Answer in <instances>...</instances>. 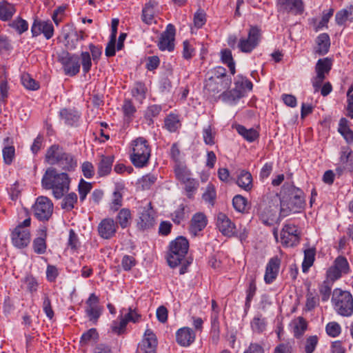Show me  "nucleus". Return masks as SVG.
I'll list each match as a JSON object with an SVG mask.
<instances>
[{
	"instance_id": "nucleus-1",
	"label": "nucleus",
	"mask_w": 353,
	"mask_h": 353,
	"mask_svg": "<svg viewBox=\"0 0 353 353\" xmlns=\"http://www.w3.org/2000/svg\"><path fill=\"white\" fill-rule=\"evenodd\" d=\"M70 180L66 173H58L54 168H48L41 179V185L46 190H52L54 198H62L70 189Z\"/></svg>"
},
{
	"instance_id": "nucleus-2",
	"label": "nucleus",
	"mask_w": 353,
	"mask_h": 353,
	"mask_svg": "<svg viewBox=\"0 0 353 353\" xmlns=\"http://www.w3.org/2000/svg\"><path fill=\"white\" fill-rule=\"evenodd\" d=\"M284 195L281 201V214L286 216L290 213L299 212L305 204L302 190L293 185L283 187Z\"/></svg>"
},
{
	"instance_id": "nucleus-3",
	"label": "nucleus",
	"mask_w": 353,
	"mask_h": 353,
	"mask_svg": "<svg viewBox=\"0 0 353 353\" xmlns=\"http://www.w3.org/2000/svg\"><path fill=\"white\" fill-rule=\"evenodd\" d=\"M130 159L136 168L148 165L151 156V148L148 141L143 137H138L130 143Z\"/></svg>"
},
{
	"instance_id": "nucleus-4",
	"label": "nucleus",
	"mask_w": 353,
	"mask_h": 353,
	"mask_svg": "<svg viewBox=\"0 0 353 353\" xmlns=\"http://www.w3.org/2000/svg\"><path fill=\"white\" fill-rule=\"evenodd\" d=\"M332 305L340 316L349 317L353 314V296L350 291L335 288L332 294Z\"/></svg>"
},
{
	"instance_id": "nucleus-5",
	"label": "nucleus",
	"mask_w": 353,
	"mask_h": 353,
	"mask_svg": "<svg viewBox=\"0 0 353 353\" xmlns=\"http://www.w3.org/2000/svg\"><path fill=\"white\" fill-rule=\"evenodd\" d=\"M189 249V242L183 236H178L170 243L166 259L168 265L174 268L185 260Z\"/></svg>"
},
{
	"instance_id": "nucleus-6",
	"label": "nucleus",
	"mask_w": 353,
	"mask_h": 353,
	"mask_svg": "<svg viewBox=\"0 0 353 353\" xmlns=\"http://www.w3.org/2000/svg\"><path fill=\"white\" fill-rule=\"evenodd\" d=\"M31 222H21L10 230V239L12 245L18 249L27 248L31 241L30 230Z\"/></svg>"
},
{
	"instance_id": "nucleus-7",
	"label": "nucleus",
	"mask_w": 353,
	"mask_h": 353,
	"mask_svg": "<svg viewBox=\"0 0 353 353\" xmlns=\"http://www.w3.org/2000/svg\"><path fill=\"white\" fill-rule=\"evenodd\" d=\"M262 37V32L259 27L250 26L247 37H242L238 43V48L241 52L250 53L259 44Z\"/></svg>"
},
{
	"instance_id": "nucleus-8",
	"label": "nucleus",
	"mask_w": 353,
	"mask_h": 353,
	"mask_svg": "<svg viewBox=\"0 0 353 353\" xmlns=\"http://www.w3.org/2000/svg\"><path fill=\"white\" fill-rule=\"evenodd\" d=\"M350 266L347 259L343 256H337L333 261L332 265L327 270V279L334 282L341 279L343 275L350 272Z\"/></svg>"
},
{
	"instance_id": "nucleus-9",
	"label": "nucleus",
	"mask_w": 353,
	"mask_h": 353,
	"mask_svg": "<svg viewBox=\"0 0 353 353\" xmlns=\"http://www.w3.org/2000/svg\"><path fill=\"white\" fill-rule=\"evenodd\" d=\"M59 61L62 65L65 75L73 77L77 74L80 71V58L77 54L63 52L59 55Z\"/></svg>"
},
{
	"instance_id": "nucleus-10",
	"label": "nucleus",
	"mask_w": 353,
	"mask_h": 353,
	"mask_svg": "<svg viewBox=\"0 0 353 353\" xmlns=\"http://www.w3.org/2000/svg\"><path fill=\"white\" fill-rule=\"evenodd\" d=\"M300 236L298 227L292 222L287 223L281 231V243L285 247L295 246L299 243Z\"/></svg>"
},
{
	"instance_id": "nucleus-11",
	"label": "nucleus",
	"mask_w": 353,
	"mask_h": 353,
	"mask_svg": "<svg viewBox=\"0 0 353 353\" xmlns=\"http://www.w3.org/2000/svg\"><path fill=\"white\" fill-rule=\"evenodd\" d=\"M34 216L40 221H48L53 212V203L46 196H39L32 206Z\"/></svg>"
},
{
	"instance_id": "nucleus-12",
	"label": "nucleus",
	"mask_w": 353,
	"mask_h": 353,
	"mask_svg": "<svg viewBox=\"0 0 353 353\" xmlns=\"http://www.w3.org/2000/svg\"><path fill=\"white\" fill-rule=\"evenodd\" d=\"M216 228L225 236H238L241 240L247 236V229L241 222H216Z\"/></svg>"
},
{
	"instance_id": "nucleus-13",
	"label": "nucleus",
	"mask_w": 353,
	"mask_h": 353,
	"mask_svg": "<svg viewBox=\"0 0 353 353\" xmlns=\"http://www.w3.org/2000/svg\"><path fill=\"white\" fill-rule=\"evenodd\" d=\"M196 334L192 328L184 326L178 329L175 332L176 343L183 347L191 346L196 341Z\"/></svg>"
},
{
	"instance_id": "nucleus-14",
	"label": "nucleus",
	"mask_w": 353,
	"mask_h": 353,
	"mask_svg": "<svg viewBox=\"0 0 353 353\" xmlns=\"http://www.w3.org/2000/svg\"><path fill=\"white\" fill-rule=\"evenodd\" d=\"M54 32L52 23L49 20L34 19L31 27L32 37H36L43 34L46 39H50L53 37Z\"/></svg>"
},
{
	"instance_id": "nucleus-15",
	"label": "nucleus",
	"mask_w": 353,
	"mask_h": 353,
	"mask_svg": "<svg viewBox=\"0 0 353 353\" xmlns=\"http://www.w3.org/2000/svg\"><path fill=\"white\" fill-rule=\"evenodd\" d=\"M176 29L174 25L169 23L165 30L161 34L158 42L159 48L162 50L171 52L174 48V37Z\"/></svg>"
},
{
	"instance_id": "nucleus-16",
	"label": "nucleus",
	"mask_w": 353,
	"mask_h": 353,
	"mask_svg": "<svg viewBox=\"0 0 353 353\" xmlns=\"http://www.w3.org/2000/svg\"><path fill=\"white\" fill-rule=\"evenodd\" d=\"M277 8L280 12L298 15L303 12L304 4L302 0H278Z\"/></svg>"
},
{
	"instance_id": "nucleus-17",
	"label": "nucleus",
	"mask_w": 353,
	"mask_h": 353,
	"mask_svg": "<svg viewBox=\"0 0 353 353\" xmlns=\"http://www.w3.org/2000/svg\"><path fill=\"white\" fill-rule=\"evenodd\" d=\"M158 344L157 337L153 330L147 327L139 343L142 353H156Z\"/></svg>"
},
{
	"instance_id": "nucleus-18",
	"label": "nucleus",
	"mask_w": 353,
	"mask_h": 353,
	"mask_svg": "<svg viewBox=\"0 0 353 353\" xmlns=\"http://www.w3.org/2000/svg\"><path fill=\"white\" fill-rule=\"evenodd\" d=\"M281 260L278 256H273L268 261L264 274L266 284L272 283L277 278L280 270Z\"/></svg>"
},
{
	"instance_id": "nucleus-19",
	"label": "nucleus",
	"mask_w": 353,
	"mask_h": 353,
	"mask_svg": "<svg viewBox=\"0 0 353 353\" xmlns=\"http://www.w3.org/2000/svg\"><path fill=\"white\" fill-rule=\"evenodd\" d=\"M99 299L95 294L92 293L90 295L86 301L85 312L89 317L90 321L97 323L101 316V307L99 305Z\"/></svg>"
},
{
	"instance_id": "nucleus-20",
	"label": "nucleus",
	"mask_w": 353,
	"mask_h": 353,
	"mask_svg": "<svg viewBox=\"0 0 353 353\" xmlns=\"http://www.w3.org/2000/svg\"><path fill=\"white\" fill-rule=\"evenodd\" d=\"M64 152L65 150L62 147L58 144H53L48 148L45 160L50 165H57Z\"/></svg>"
},
{
	"instance_id": "nucleus-21",
	"label": "nucleus",
	"mask_w": 353,
	"mask_h": 353,
	"mask_svg": "<svg viewBox=\"0 0 353 353\" xmlns=\"http://www.w3.org/2000/svg\"><path fill=\"white\" fill-rule=\"evenodd\" d=\"M39 236L35 238L33 241L32 247L34 252L37 254H44L46 251L47 245H46V228L45 227H42L39 229Z\"/></svg>"
},
{
	"instance_id": "nucleus-22",
	"label": "nucleus",
	"mask_w": 353,
	"mask_h": 353,
	"mask_svg": "<svg viewBox=\"0 0 353 353\" xmlns=\"http://www.w3.org/2000/svg\"><path fill=\"white\" fill-rule=\"evenodd\" d=\"M118 222H100L98 232L101 237L108 239L112 237L118 228Z\"/></svg>"
},
{
	"instance_id": "nucleus-23",
	"label": "nucleus",
	"mask_w": 353,
	"mask_h": 353,
	"mask_svg": "<svg viewBox=\"0 0 353 353\" xmlns=\"http://www.w3.org/2000/svg\"><path fill=\"white\" fill-rule=\"evenodd\" d=\"M316 47L314 52L319 55H324L327 53L330 46V37L327 33L320 34L316 39Z\"/></svg>"
},
{
	"instance_id": "nucleus-24",
	"label": "nucleus",
	"mask_w": 353,
	"mask_h": 353,
	"mask_svg": "<svg viewBox=\"0 0 353 353\" xmlns=\"http://www.w3.org/2000/svg\"><path fill=\"white\" fill-rule=\"evenodd\" d=\"M114 162L113 156L101 155V159L98 163L97 172L100 176H104L110 174L112 170Z\"/></svg>"
},
{
	"instance_id": "nucleus-25",
	"label": "nucleus",
	"mask_w": 353,
	"mask_h": 353,
	"mask_svg": "<svg viewBox=\"0 0 353 353\" xmlns=\"http://www.w3.org/2000/svg\"><path fill=\"white\" fill-rule=\"evenodd\" d=\"M57 165L62 170L70 172L74 170L77 165V163L74 157L72 154L68 153L65 151Z\"/></svg>"
},
{
	"instance_id": "nucleus-26",
	"label": "nucleus",
	"mask_w": 353,
	"mask_h": 353,
	"mask_svg": "<svg viewBox=\"0 0 353 353\" xmlns=\"http://www.w3.org/2000/svg\"><path fill=\"white\" fill-rule=\"evenodd\" d=\"M157 3L155 2L150 1L146 3L142 10L141 19L142 21L148 25H151L154 22V17L156 14L155 7Z\"/></svg>"
},
{
	"instance_id": "nucleus-27",
	"label": "nucleus",
	"mask_w": 353,
	"mask_h": 353,
	"mask_svg": "<svg viewBox=\"0 0 353 353\" xmlns=\"http://www.w3.org/2000/svg\"><path fill=\"white\" fill-rule=\"evenodd\" d=\"M59 115L65 124L70 126L77 125L80 118V114L78 112L66 108L62 109L59 112Z\"/></svg>"
},
{
	"instance_id": "nucleus-28",
	"label": "nucleus",
	"mask_w": 353,
	"mask_h": 353,
	"mask_svg": "<svg viewBox=\"0 0 353 353\" xmlns=\"http://www.w3.org/2000/svg\"><path fill=\"white\" fill-rule=\"evenodd\" d=\"M291 326L294 336L296 339H299L307 330V323L303 317L299 316L292 321Z\"/></svg>"
},
{
	"instance_id": "nucleus-29",
	"label": "nucleus",
	"mask_w": 353,
	"mask_h": 353,
	"mask_svg": "<svg viewBox=\"0 0 353 353\" xmlns=\"http://www.w3.org/2000/svg\"><path fill=\"white\" fill-rule=\"evenodd\" d=\"M15 12L16 8L14 5L6 1L0 2V20L3 21H9Z\"/></svg>"
},
{
	"instance_id": "nucleus-30",
	"label": "nucleus",
	"mask_w": 353,
	"mask_h": 353,
	"mask_svg": "<svg viewBox=\"0 0 353 353\" xmlns=\"http://www.w3.org/2000/svg\"><path fill=\"white\" fill-rule=\"evenodd\" d=\"M236 183L239 187L246 191L251 190L252 187V177L250 172L241 170L238 176Z\"/></svg>"
},
{
	"instance_id": "nucleus-31",
	"label": "nucleus",
	"mask_w": 353,
	"mask_h": 353,
	"mask_svg": "<svg viewBox=\"0 0 353 353\" xmlns=\"http://www.w3.org/2000/svg\"><path fill=\"white\" fill-rule=\"evenodd\" d=\"M244 95L242 89H239V88L235 85L234 89L224 92L221 94V98L223 101L227 102H234L244 97Z\"/></svg>"
},
{
	"instance_id": "nucleus-32",
	"label": "nucleus",
	"mask_w": 353,
	"mask_h": 353,
	"mask_svg": "<svg viewBox=\"0 0 353 353\" xmlns=\"http://www.w3.org/2000/svg\"><path fill=\"white\" fill-rule=\"evenodd\" d=\"M235 128L238 133L249 142H252L259 137L258 132L254 128L247 129L241 125H236Z\"/></svg>"
},
{
	"instance_id": "nucleus-33",
	"label": "nucleus",
	"mask_w": 353,
	"mask_h": 353,
	"mask_svg": "<svg viewBox=\"0 0 353 353\" xmlns=\"http://www.w3.org/2000/svg\"><path fill=\"white\" fill-rule=\"evenodd\" d=\"M250 326L253 332L261 334L265 331L267 321L261 315L255 316L250 323Z\"/></svg>"
},
{
	"instance_id": "nucleus-34",
	"label": "nucleus",
	"mask_w": 353,
	"mask_h": 353,
	"mask_svg": "<svg viewBox=\"0 0 353 353\" xmlns=\"http://www.w3.org/2000/svg\"><path fill=\"white\" fill-rule=\"evenodd\" d=\"M139 214L141 221H154L157 217V213L150 202L139 208Z\"/></svg>"
},
{
	"instance_id": "nucleus-35",
	"label": "nucleus",
	"mask_w": 353,
	"mask_h": 353,
	"mask_svg": "<svg viewBox=\"0 0 353 353\" xmlns=\"http://www.w3.org/2000/svg\"><path fill=\"white\" fill-rule=\"evenodd\" d=\"M316 250L314 248H309L304 251V259L302 263V270L307 272L312 266L315 260Z\"/></svg>"
},
{
	"instance_id": "nucleus-36",
	"label": "nucleus",
	"mask_w": 353,
	"mask_h": 353,
	"mask_svg": "<svg viewBox=\"0 0 353 353\" xmlns=\"http://www.w3.org/2000/svg\"><path fill=\"white\" fill-rule=\"evenodd\" d=\"M353 19V6H350L346 9L341 10L336 12L335 20L338 25H343L347 20Z\"/></svg>"
},
{
	"instance_id": "nucleus-37",
	"label": "nucleus",
	"mask_w": 353,
	"mask_h": 353,
	"mask_svg": "<svg viewBox=\"0 0 353 353\" xmlns=\"http://www.w3.org/2000/svg\"><path fill=\"white\" fill-rule=\"evenodd\" d=\"M348 121L345 118L341 119L339 124V132L348 143L353 141V131L349 128Z\"/></svg>"
},
{
	"instance_id": "nucleus-38",
	"label": "nucleus",
	"mask_w": 353,
	"mask_h": 353,
	"mask_svg": "<svg viewBox=\"0 0 353 353\" xmlns=\"http://www.w3.org/2000/svg\"><path fill=\"white\" fill-rule=\"evenodd\" d=\"M8 26L14 30L19 34H22L28 29V23L21 17H18L8 23Z\"/></svg>"
},
{
	"instance_id": "nucleus-39",
	"label": "nucleus",
	"mask_w": 353,
	"mask_h": 353,
	"mask_svg": "<svg viewBox=\"0 0 353 353\" xmlns=\"http://www.w3.org/2000/svg\"><path fill=\"white\" fill-rule=\"evenodd\" d=\"M127 325L125 321L123 319V315L121 314L117 320L112 322L110 329L114 334L121 335L125 333Z\"/></svg>"
},
{
	"instance_id": "nucleus-40",
	"label": "nucleus",
	"mask_w": 353,
	"mask_h": 353,
	"mask_svg": "<svg viewBox=\"0 0 353 353\" xmlns=\"http://www.w3.org/2000/svg\"><path fill=\"white\" fill-rule=\"evenodd\" d=\"M340 162L349 169L353 168V152L350 148H342Z\"/></svg>"
},
{
	"instance_id": "nucleus-41",
	"label": "nucleus",
	"mask_w": 353,
	"mask_h": 353,
	"mask_svg": "<svg viewBox=\"0 0 353 353\" xmlns=\"http://www.w3.org/2000/svg\"><path fill=\"white\" fill-rule=\"evenodd\" d=\"M123 194L121 190L116 188L112 194L111 202L110 203V209L112 212H117L122 205Z\"/></svg>"
},
{
	"instance_id": "nucleus-42",
	"label": "nucleus",
	"mask_w": 353,
	"mask_h": 353,
	"mask_svg": "<svg viewBox=\"0 0 353 353\" xmlns=\"http://www.w3.org/2000/svg\"><path fill=\"white\" fill-rule=\"evenodd\" d=\"M202 199L205 202L213 206L216 199V192L213 184L209 183L205 192L202 194Z\"/></svg>"
},
{
	"instance_id": "nucleus-43",
	"label": "nucleus",
	"mask_w": 353,
	"mask_h": 353,
	"mask_svg": "<svg viewBox=\"0 0 353 353\" xmlns=\"http://www.w3.org/2000/svg\"><path fill=\"white\" fill-rule=\"evenodd\" d=\"M221 59L224 64H226L232 74L235 73V64L232 57V52L229 49H224L221 51Z\"/></svg>"
},
{
	"instance_id": "nucleus-44",
	"label": "nucleus",
	"mask_w": 353,
	"mask_h": 353,
	"mask_svg": "<svg viewBox=\"0 0 353 353\" xmlns=\"http://www.w3.org/2000/svg\"><path fill=\"white\" fill-rule=\"evenodd\" d=\"M99 339V334L95 328H90L84 332L81 337L80 343L81 345H86L90 343H95Z\"/></svg>"
},
{
	"instance_id": "nucleus-45",
	"label": "nucleus",
	"mask_w": 353,
	"mask_h": 353,
	"mask_svg": "<svg viewBox=\"0 0 353 353\" xmlns=\"http://www.w3.org/2000/svg\"><path fill=\"white\" fill-rule=\"evenodd\" d=\"M181 183L185 185V190L187 192L188 197L190 199L192 198L194 193L199 188V181L191 176H189L187 179L181 181Z\"/></svg>"
},
{
	"instance_id": "nucleus-46",
	"label": "nucleus",
	"mask_w": 353,
	"mask_h": 353,
	"mask_svg": "<svg viewBox=\"0 0 353 353\" xmlns=\"http://www.w3.org/2000/svg\"><path fill=\"white\" fill-rule=\"evenodd\" d=\"M146 88L144 83L141 82H136L132 89V94L139 102L145 98Z\"/></svg>"
},
{
	"instance_id": "nucleus-47",
	"label": "nucleus",
	"mask_w": 353,
	"mask_h": 353,
	"mask_svg": "<svg viewBox=\"0 0 353 353\" xmlns=\"http://www.w3.org/2000/svg\"><path fill=\"white\" fill-rule=\"evenodd\" d=\"M65 46L70 50H72L77 48V43L79 41V34L76 31H72L65 35Z\"/></svg>"
},
{
	"instance_id": "nucleus-48",
	"label": "nucleus",
	"mask_w": 353,
	"mask_h": 353,
	"mask_svg": "<svg viewBox=\"0 0 353 353\" xmlns=\"http://www.w3.org/2000/svg\"><path fill=\"white\" fill-rule=\"evenodd\" d=\"M331 62L329 59H319L316 65V72L317 75L325 76L331 70Z\"/></svg>"
},
{
	"instance_id": "nucleus-49",
	"label": "nucleus",
	"mask_w": 353,
	"mask_h": 353,
	"mask_svg": "<svg viewBox=\"0 0 353 353\" xmlns=\"http://www.w3.org/2000/svg\"><path fill=\"white\" fill-rule=\"evenodd\" d=\"M319 298L316 294L308 291L306 294V302L305 305V311L310 312L313 310L319 305Z\"/></svg>"
},
{
	"instance_id": "nucleus-50",
	"label": "nucleus",
	"mask_w": 353,
	"mask_h": 353,
	"mask_svg": "<svg viewBox=\"0 0 353 353\" xmlns=\"http://www.w3.org/2000/svg\"><path fill=\"white\" fill-rule=\"evenodd\" d=\"M80 61L82 65V70L85 74L88 73L92 65V59L88 52H82L79 56Z\"/></svg>"
},
{
	"instance_id": "nucleus-51",
	"label": "nucleus",
	"mask_w": 353,
	"mask_h": 353,
	"mask_svg": "<svg viewBox=\"0 0 353 353\" xmlns=\"http://www.w3.org/2000/svg\"><path fill=\"white\" fill-rule=\"evenodd\" d=\"M319 343V338L316 335L307 337L303 343V352L305 353H313Z\"/></svg>"
},
{
	"instance_id": "nucleus-52",
	"label": "nucleus",
	"mask_w": 353,
	"mask_h": 353,
	"mask_svg": "<svg viewBox=\"0 0 353 353\" xmlns=\"http://www.w3.org/2000/svg\"><path fill=\"white\" fill-rule=\"evenodd\" d=\"M174 174L177 179L181 182L191 176V173L188 170L187 167L181 163H176L174 166Z\"/></svg>"
},
{
	"instance_id": "nucleus-53",
	"label": "nucleus",
	"mask_w": 353,
	"mask_h": 353,
	"mask_svg": "<svg viewBox=\"0 0 353 353\" xmlns=\"http://www.w3.org/2000/svg\"><path fill=\"white\" fill-rule=\"evenodd\" d=\"M77 202V195L74 192L68 194L61 202V208L66 210H71L74 208V204Z\"/></svg>"
},
{
	"instance_id": "nucleus-54",
	"label": "nucleus",
	"mask_w": 353,
	"mask_h": 353,
	"mask_svg": "<svg viewBox=\"0 0 353 353\" xmlns=\"http://www.w3.org/2000/svg\"><path fill=\"white\" fill-rule=\"evenodd\" d=\"M216 132L211 125H208L203 129V139L206 145H212L215 143Z\"/></svg>"
},
{
	"instance_id": "nucleus-55",
	"label": "nucleus",
	"mask_w": 353,
	"mask_h": 353,
	"mask_svg": "<svg viewBox=\"0 0 353 353\" xmlns=\"http://www.w3.org/2000/svg\"><path fill=\"white\" fill-rule=\"evenodd\" d=\"M179 125V120L175 114H170L165 119V126L170 132H175Z\"/></svg>"
},
{
	"instance_id": "nucleus-56",
	"label": "nucleus",
	"mask_w": 353,
	"mask_h": 353,
	"mask_svg": "<svg viewBox=\"0 0 353 353\" xmlns=\"http://www.w3.org/2000/svg\"><path fill=\"white\" fill-rule=\"evenodd\" d=\"M3 162L6 165H10L15 157V148L12 145L5 146L2 150Z\"/></svg>"
},
{
	"instance_id": "nucleus-57",
	"label": "nucleus",
	"mask_w": 353,
	"mask_h": 353,
	"mask_svg": "<svg viewBox=\"0 0 353 353\" xmlns=\"http://www.w3.org/2000/svg\"><path fill=\"white\" fill-rule=\"evenodd\" d=\"M92 188V183L85 181L83 179L80 180L78 186L79 194L80 196V200L81 201H84L87 194L90 192Z\"/></svg>"
},
{
	"instance_id": "nucleus-58",
	"label": "nucleus",
	"mask_w": 353,
	"mask_h": 353,
	"mask_svg": "<svg viewBox=\"0 0 353 353\" xmlns=\"http://www.w3.org/2000/svg\"><path fill=\"white\" fill-rule=\"evenodd\" d=\"M256 286L254 281H252L249 283L248 288L246 291V299L245 303V310H249L251 305V302L256 294Z\"/></svg>"
},
{
	"instance_id": "nucleus-59",
	"label": "nucleus",
	"mask_w": 353,
	"mask_h": 353,
	"mask_svg": "<svg viewBox=\"0 0 353 353\" xmlns=\"http://www.w3.org/2000/svg\"><path fill=\"white\" fill-rule=\"evenodd\" d=\"M21 82L23 86L28 90H37L39 88L38 82L32 79L28 74L22 75Z\"/></svg>"
},
{
	"instance_id": "nucleus-60",
	"label": "nucleus",
	"mask_w": 353,
	"mask_h": 353,
	"mask_svg": "<svg viewBox=\"0 0 353 353\" xmlns=\"http://www.w3.org/2000/svg\"><path fill=\"white\" fill-rule=\"evenodd\" d=\"M325 331L328 336L336 337L341 334V327L338 323L332 321L326 325Z\"/></svg>"
},
{
	"instance_id": "nucleus-61",
	"label": "nucleus",
	"mask_w": 353,
	"mask_h": 353,
	"mask_svg": "<svg viewBox=\"0 0 353 353\" xmlns=\"http://www.w3.org/2000/svg\"><path fill=\"white\" fill-rule=\"evenodd\" d=\"M43 304L42 307L44 313L49 319H52L54 317V313L52 307L51 301L47 294H44L42 298Z\"/></svg>"
},
{
	"instance_id": "nucleus-62",
	"label": "nucleus",
	"mask_w": 353,
	"mask_h": 353,
	"mask_svg": "<svg viewBox=\"0 0 353 353\" xmlns=\"http://www.w3.org/2000/svg\"><path fill=\"white\" fill-rule=\"evenodd\" d=\"M232 204L238 212H243L245 210L247 200L241 195H236L232 199Z\"/></svg>"
},
{
	"instance_id": "nucleus-63",
	"label": "nucleus",
	"mask_w": 353,
	"mask_h": 353,
	"mask_svg": "<svg viewBox=\"0 0 353 353\" xmlns=\"http://www.w3.org/2000/svg\"><path fill=\"white\" fill-rule=\"evenodd\" d=\"M332 287L328 282L324 281L319 287V293L323 302H326L329 300L331 292Z\"/></svg>"
},
{
	"instance_id": "nucleus-64",
	"label": "nucleus",
	"mask_w": 353,
	"mask_h": 353,
	"mask_svg": "<svg viewBox=\"0 0 353 353\" xmlns=\"http://www.w3.org/2000/svg\"><path fill=\"white\" fill-rule=\"evenodd\" d=\"M123 319L128 324L129 322H132L134 323H138L140 321L141 319V314L137 313L136 310L132 309L130 307L128 309V312L125 315H123Z\"/></svg>"
}]
</instances>
